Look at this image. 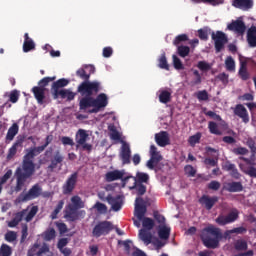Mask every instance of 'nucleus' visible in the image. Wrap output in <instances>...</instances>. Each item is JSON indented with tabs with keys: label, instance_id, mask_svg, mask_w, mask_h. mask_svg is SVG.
Instances as JSON below:
<instances>
[{
	"label": "nucleus",
	"instance_id": "nucleus-42",
	"mask_svg": "<svg viewBox=\"0 0 256 256\" xmlns=\"http://www.w3.org/2000/svg\"><path fill=\"white\" fill-rule=\"evenodd\" d=\"M158 63V67H160V69L169 71V63H167V56H165V53L161 54L160 58L158 59Z\"/></svg>",
	"mask_w": 256,
	"mask_h": 256
},
{
	"label": "nucleus",
	"instance_id": "nucleus-32",
	"mask_svg": "<svg viewBox=\"0 0 256 256\" xmlns=\"http://www.w3.org/2000/svg\"><path fill=\"white\" fill-rule=\"evenodd\" d=\"M19 147H23V139L16 140L12 147L9 148L7 154L8 161H10V159H13L15 155H17V149H19Z\"/></svg>",
	"mask_w": 256,
	"mask_h": 256
},
{
	"label": "nucleus",
	"instance_id": "nucleus-56",
	"mask_svg": "<svg viewBox=\"0 0 256 256\" xmlns=\"http://www.w3.org/2000/svg\"><path fill=\"white\" fill-rule=\"evenodd\" d=\"M110 131V139H112V141H121V134L119 131H117V129L110 128Z\"/></svg>",
	"mask_w": 256,
	"mask_h": 256
},
{
	"label": "nucleus",
	"instance_id": "nucleus-20",
	"mask_svg": "<svg viewBox=\"0 0 256 256\" xmlns=\"http://www.w3.org/2000/svg\"><path fill=\"white\" fill-rule=\"evenodd\" d=\"M120 158L123 165H129V163H131V148L129 147V144L125 142L122 144Z\"/></svg>",
	"mask_w": 256,
	"mask_h": 256
},
{
	"label": "nucleus",
	"instance_id": "nucleus-57",
	"mask_svg": "<svg viewBox=\"0 0 256 256\" xmlns=\"http://www.w3.org/2000/svg\"><path fill=\"white\" fill-rule=\"evenodd\" d=\"M246 145L247 147H249L251 153H253V155L256 154V143L255 140H253V138H248L246 140Z\"/></svg>",
	"mask_w": 256,
	"mask_h": 256
},
{
	"label": "nucleus",
	"instance_id": "nucleus-51",
	"mask_svg": "<svg viewBox=\"0 0 256 256\" xmlns=\"http://www.w3.org/2000/svg\"><path fill=\"white\" fill-rule=\"evenodd\" d=\"M198 101H209V93L207 90H200L196 93Z\"/></svg>",
	"mask_w": 256,
	"mask_h": 256
},
{
	"label": "nucleus",
	"instance_id": "nucleus-58",
	"mask_svg": "<svg viewBox=\"0 0 256 256\" xmlns=\"http://www.w3.org/2000/svg\"><path fill=\"white\" fill-rule=\"evenodd\" d=\"M208 189H210L211 191H219V189H221V183L217 180H212L208 184Z\"/></svg>",
	"mask_w": 256,
	"mask_h": 256
},
{
	"label": "nucleus",
	"instance_id": "nucleus-6",
	"mask_svg": "<svg viewBox=\"0 0 256 256\" xmlns=\"http://www.w3.org/2000/svg\"><path fill=\"white\" fill-rule=\"evenodd\" d=\"M41 195H43V188L39 184H34L27 192L23 191L16 197L14 205H21V203L33 201V199H38Z\"/></svg>",
	"mask_w": 256,
	"mask_h": 256
},
{
	"label": "nucleus",
	"instance_id": "nucleus-23",
	"mask_svg": "<svg viewBox=\"0 0 256 256\" xmlns=\"http://www.w3.org/2000/svg\"><path fill=\"white\" fill-rule=\"evenodd\" d=\"M32 93L39 105H43L45 103V88H41L40 86H34L32 88Z\"/></svg>",
	"mask_w": 256,
	"mask_h": 256
},
{
	"label": "nucleus",
	"instance_id": "nucleus-61",
	"mask_svg": "<svg viewBox=\"0 0 256 256\" xmlns=\"http://www.w3.org/2000/svg\"><path fill=\"white\" fill-rule=\"evenodd\" d=\"M232 153H234V155H247V153H249V150L245 147H237L232 149Z\"/></svg>",
	"mask_w": 256,
	"mask_h": 256
},
{
	"label": "nucleus",
	"instance_id": "nucleus-62",
	"mask_svg": "<svg viewBox=\"0 0 256 256\" xmlns=\"http://www.w3.org/2000/svg\"><path fill=\"white\" fill-rule=\"evenodd\" d=\"M12 175L13 170H8L2 177H0V184L5 185V183L11 179Z\"/></svg>",
	"mask_w": 256,
	"mask_h": 256
},
{
	"label": "nucleus",
	"instance_id": "nucleus-60",
	"mask_svg": "<svg viewBox=\"0 0 256 256\" xmlns=\"http://www.w3.org/2000/svg\"><path fill=\"white\" fill-rule=\"evenodd\" d=\"M153 217L157 221V223H159L160 225H165V216L161 215L159 211H154Z\"/></svg>",
	"mask_w": 256,
	"mask_h": 256
},
{
	"label": "nucleus",
	"instance_id": "nucleus-28",
	"mask_svg": "<svg viewBox=\"0 0 256 256\" xmlns=\"http://www.w3.org/2000/svg\"><path fill=\"white\" fill-rule=\"evenodd\" d=\"M88 139H89V134H87V131L83 129H79L75 136V141L77 143L76 147H79L80 145H85Z\"/></svg>",
	"mask_w": 256,
	"mask_h": 256
},
{
	"label": "nucleus",
	"instance_id": "nucleus-16",
	"mask_svg": "<svg viewBox=\"0 0 256 256\" xmlns=\"http://www.w3.org/2000/svg\"><path fill=\"white\" fill-rule=\"evenodd\" d=\"M217 201H219V197H210L209 195H202L199 199L200 205H203L207 211H211L213 207H215V203H217Z\"/></svg>",
	"mask_w": 256,
	"mask_h": 256
},
{
	"label": "nucleus",
	"instance_id": "nucleus-47",
	"mask_svg": "<svg viewBox=\"0 0 256 256\" xmlns=\"http://www.w3.org/2000/svg\"><path fill=\"white\" fill-rule=\"evenodd\" d=\"M56 237V232L54 228H50L44 232V241H53Z\"/></svg>",
	"mask_w": 256,
	"mask_h": 256
},
{
	"label": "nucleus",
	"instance_id": "nucleus-64",
	"mask_svg": "<svg viewBox=\"0 0 256 256\" xmlns=\"http://www.w3.org/2000/svg\"><path fill=\"white\" fill-rule=\"evenodd\" d=\"M49 245L47 243H43L42 247L36 253L37 256H43L45 253H49Z\"/></svg>",
	"mask_w": 256,
	"mask_h": 256
},
{
	"label": "nucleus",
	"instance_id": "nucleus-17",
	"mask_svg": "<svg viewBox=\"0 0 256 256\" xmlns=\"http://www.w3.org/2000/svg\"><path fill=\"white\" fill-rule=\"evenodd\" d=\"M69 85V80L65 79V78H61L55 82H53L52 84V95L54 97V99H59V93L61 92V88L63 87H67Z\"/></svg>",
	"mask_w": 256,
	"mask_h": 256
},
{
	"label": "nucleus",
	"instance_id": "nucleus-26",
	"mask_svg": "<svg viewBox=\"0 0 256 256\" xmlns=\"http://www.w3.org/2000/svg\"><path fill=\"white\" fill-rule=\"evenodd\" d=\"M223 169L224 171H230V175L233 177V179H240L241 174L239 173V170H237V166L230 161H227L224 164Z\"/></svg>",
	"mask_w": 256,
	"mask_h": 256
},
{
	"label": "nucleus",
	"instance_id": "nucleus-33",
	"mask_svg": "<svg viewBox=\"0 0 256 256\" xmlns=\"http://www.w3.org/2000/svg\"><path fill=\"white\" fill-rule=\"evenodd\" d=\"M238 76L242 81H249V79H251V74L247 70V62H241Z\"/></svg>",
	"mask_w": 256,
	"mask_h": 256
},
{
	"label": "nucleus",
	"instance_id": "nucleus-22",
	"mask_svg": "<svg viewBox=\"0 0 256 256\" xmlns=\"http://www.w3.org/2000/svg\"><path fill=\"white\" fill-rule=\"evenodd\" d=\"M223 189L228 191V193H241L243 191V184L241 182H228Z\"/></svg>",
	"mask_w": 256,
	"mask_h": 256
},
{
	"label": "nucleus",
	"instance_id": "nucleus-39",
	"mask_svg": "<svg viewBox=\"0 0 256 256\" xmlns=\"http://www.w3.org/2000/svg\"><path fill=\"white\" fill-rule=\"evenodd\" d=\"M160 103L167 105V103H171V92L167 90H162L159 95Z\"/></svg>",
	"mask_w": 256,
	"mask_h": 256
},
{
	"label": "nucleus",
	"instance_id": "nucleus-9",
	"mask_svg": "<svg viewBox=\"0 0 256 256\" xmlns=\"http://www.w3.org/2000/svg\"><path fill=\"white\" fill-rule=\"evenodd\" d=\"M240 161H244V163H240L239 167L245 175H249V177H254L256 179V168L255 160H251L249 158H245L243 156L239 157Z\"/></svg>",
	"mask_w": 256,
	"mask_h": 256
},
{
	"label": "nucleus",
	"instance_id": "nucleus-35",
	"mask_svg": "<svg viewBox=\"0 0 256 256\" xmlns=\"http://www.w3.org/2000/svg\"><path fill=\"white\" fill-rule=\"evenodd\" d=\"M158 237L163 241H167L171 237V228L166 225L159 226Z\"/></svg>",
	"mask_w": 256,
	"mask_h": 256
},
{
	"label": "nucleus",
	"instance_id": "nucleus-14",
	"mask_svg": "<svg viewBox=\"0 0 256 256\" xmlns=\"http://www.w3.org/2000/svg\"><path fill=\"white\" fill-rule=\"evenodd\" d=\"M227 28L229 31L237 33V35H245V31H247V26L241 19L232 21L230 24H228Z\"/></svg>",
	"mask_w": 256,
	"mask_h": 256
},
{
	"label": "nucleus",
	"instance_id": "nucleus-44",
	"mask_svg": "<svg viewBox=\"0 0 256 256\" xmlns=\"http://www.w3.org/2000/svg\"><path fill=\"white\" fill-rule=\"evenodd\" d=\"M201 141V132H197L196 134L190 136L188 138V143L191 147H195L197 143Z\"/></svg>",
	"mask_w": 256,
	"mask_h": 256
},
{
	"label": "nucleus",
	"instance_id": "nucleus-38",
	"mask_svg": "<svg viewBox=\"0 0 256 256\" xmlns=\"http://www.w3.org/2000/svg\"><path fill=\"white\" fill-rule=\"evenodd\" d=\"M75 95H77V93H74L69 89H62L58 93V97H61V99H67V101H73V99H75Z\"/></svg>",
	"mask_w": 256,
	"mask_h": 256
},
{
	"label": "nucleus",
	"instance_id": "nucleus-41",
	"mask_svg": "<svg viewBox=\"0 0 256 256\" xmlns=\"http://www.w3.org/2000/svg\"><path fill=\"white\" fill-rule=\"evenodd\" d=\"M177 53L179 57H182L185 59V57H188L189 53H191V48L189 46H178Z\"/></svg>",
	"mask_w": 256,
	"mask_h": 256
},
{
	"label": "nucleus",
	"instance_id": "nucleus-27",
	"mask_svg": "<svg viewBox=\"0 0 256 256\" xmlns=\"http://www.w3.org/2000/svg\"><path fill=\"white\" fill-rule=\"evenodd\" d=\"M130 191H136V195L138 196L136 199H143V195L147 193V186L145 184H138L133 182V185L129 187Z\"/></svg>",
	"mask_w": 256,
	"mask_h": 256
},
{
	"label": "nucleus",
	"instance_id": "nucleus-8",
	"mask_svg": "<svg viewBox=\"0 0 256 256\" xmlns=\"http://www.w3.org/2000/svg\"><path fill=\"white\" fill-rule=\"evenodd\" d=\"M77 181H79V172H73L68 176L65 183L62 185L63 195H71V193L75 191V187H77Z\"/></svg>",
	"mask_w": 256,
	"mask_h": 256
},
{
	"label": "nucleus",
	"instance_id": "nucleus-59",
	"mask_svg": "<svg viewBox=\"0 0 256 256\" xmlns=\"http://www.w3.org/2000/svg\"><path fill=\"white\" fill-rule=\"evenodd\" d=\"M216 79L221 81V83H223V85H227L229 83V75L225 72L218 74L216 76Z\"/></svg>",
	"mask_w": 256,
	"mask_h": 256
},
{
	"label": "nucleus",
	"instance_id": "nucleus-7",
	"mask_svg": "<svg viewBox=\"0 0 256 256\" xmlns=\"http://www.w3.org/2000/svg\"><path fill=\"white\" fill-rule=\"evenodd\" d=\"M111 231H113V223L101 221L93 228L92 235L98 239V237L109 235Z\"/></svg>",
	"mask_w": 256,
	"mask_h": 256
},
{
	"label": "nucleus",
	"instance_id": "nucleus-15",
	"mask_svg": "<svg viewBox=\"0 0 256 256\" xmlns=\"http://www.w3.org/2000/svg\"><path fill=\"white\" fill-rule=\"evenodd\" d=\"M129 179H132L133 183L143 184L149 183V174L144 172H137L136 177L133 176H126L123 178V183H129Z\"/></svg>",
	"mask_w": 256,
	"mask_h": 256
},
{
	"label": "nucleus",
	"instance_id": "nucleus-53",
	"mask_svg": "<svg viewBox=\"0 0 256 256\" xmlns=\"http://www.w3.org/2000/svg\"><path fill=\"white\" fill-rule=\"evenodd\" d=\"M184 172L187 175V177H195L197 175V170L192 165H186L184 167Z\"/></svg>",
	"mask_w": 256,
	"mask_h": 256
},
{
	"label": "nucleus",
	"instance_id": "nucleus-11",
	"mask_svg": "<svg viewBox=\"0 0 256 256\" xmlns=\"http://www.w3.org/2000/svg\"><path fill=\"white\" fill-rule=\"evenodd\" d=\"M99 197L102 201H107V203L111 205L112 211H121L123 207V198L121 195L113 196L109 194L107 197L103 198L101 194H99Z\"/></svg>",
	"mask_w": 256,
	"mask_h": 256
},
{
	"label": "nucleus",
	"instance_id": "nucleus-10",
	"mask_svg": "<svg viewBox=\"0 0 256 256\" xmlns=\"http://www.w3.org/2000/svg\"><path fill=\"white\" fill-rule=\"evenodd\" d=\"M239 219V210L237 208L232 209L228 215H219L216 218V223L221 226L229 225V223H235Z\"/></svg>",
	"mask_w": 256,
	"mask_h": 256
},
{
	"label": "nucleus",
	"instance_id": "nucleus-49",
	"mask_svg": "<svg viewBox=\"0 0 256 256\" xmlns=\"http://www.w3.org/2000/svg\"><path fill=\"white\" fill-rule=\"evenodd\" d=\"M198 37L201 41H207L209 39V28L205 27L198 30Z\"/></svg>",
	"mask_w": 256,
	"mask_h": 256
},
{
	"label": "nucleus",
	"instance_id": "nucleus-13",
	"mask_svg": "<svg viewBox=\"0 0 256 256\" xmlns=\"http://www.w3.org/2000/svg\"><path fill=\"white\" fill-rule=\"evenodd\" d=\"M212 39L215 41V50L216 53H221L223 47H225V43H227V35L222 31L212 32Z\"/></svg>",
	"mask_w": 256,
	"mask_h": 256
},
{
	"label": "nucleus",
	"instance_id": "nucleus-30",
	"mask_svg": "<svg viewBox=\"0 0 256 256\" xmlns=\"http://www.w3.org/2000/svg\"><path fill=\"white\" fill-rule=\"evenodd\" d=\"M29 211V207L27 209L22 210L21 212H18L15 217L8 223V227H17L19 223L23 221V217H25V214Z\"/></svg>",
	"mask_w": 256,
	"mask_h": 256
},
{
	"label": "nucleus",
	"instance_id": "nucleus-48",
	"mask_svg": "<svg viewBox=\"0 0 256 256\" xmlns=\"http://www.w3.org/2000/svg\"><path fill=\"white\" fill-rule=\"evenodd\" d=\"M55 79H57L56 76H53V77H44V78H42V79L38 82V85H39V87H41L42 89H45V87H47V85H49V83H51V81H55Z\"/></svg>",
	"mask_w": 256,
	"mask_h": 256
},
{
	"label": "nucleus",
	"instance_id": "nucleus-63",
	"mask_svg": "<svg viewBox=\"0 0 256 256\" xmlns=\"http://www.w3.org/2000/svg\"><path fill=\"white\" fill-rule=\"evenodd\" d=\"M5 239L8 241V243H13V241L17 240V233L9 231L5 234Z\"/></svg>",
	"mask_w": 256,
	"mask_h": 256
},
{
	"label": "nucleus",
	"instance_id": "nucleus-29",
	"mask_svg": "<svg viewBox=\"0 0 256 256\" xmlns=\"http://www.w3.org/2000/svg\"><path fill=\"white\" fill-rule=\"evenodd\" d=\"M139 237L145 245H151L153 242V233H151V230L147 229H140L139 231Z\"/></svg>",
	"mask_w": 256,
	"mask_h": 256
},
{
	"label": "nucleus",
	"instance_id": "nucleus-21",
	"mask_svg": "<svg viewBox=\"0 0 256 256\" xmlns=\"http://www.w3.org/2000/svg\"><path fill=\"white\" fill-rule=\"evenodd\" d=\"M232 7L242 9V11H249L253 8V0H233Z\"/></svg>",
	"mask_w": 256,
	"mask_h": 256
},
{
	"label": "nucleus",
	"instance_id": "nucleus-36",
	"mask_svg": "<svg viewBox=\"0 0 256 256\" xmlns=\"http://www.w3.org/2000/svg\"><path fill=\"white\" fill-rule=\"evenodd\" d=\"M235 251L238 253H242L243 251H247L249 249V244L244 239H238L233 244Z\"/></svg>",
	"mask_w": 256,
	"mask_h": 256
},
{
	"label": "nucleus",
	"instance_id": "nucleus-18",
	"mask_svg": "<svg viewBox=\"0 0 256 256\" xmlns=\"http://www.w3.org/2000/svg\"><path fill=\"white\" fill-rule=\"evenodd\" d=\"M155 142L159 147H167L171 145V139L169 138V133L167 131H161L155 134Z\"/></svg>",
	"mask_w": 256,
	"mask_h": 256
},
{
	"label": "nucleus",
	"instance_id": "nucleus-2",
	"mask_svg": "<svg viewBox=\"0 0 256 256\" xmlns=\"http://www.w3.org/2000/svg\"><path fill=\"white\" fill-rule=\"evenodd\" d=\"M52 142L53 135H48L46 136L44 145L26 150V154L22 160V167H18L15 171L16 184L12 189L13 193H21V191L27 188V180L35 175V157L41 155Z\"/></svg>",
	"mask_w": 256,
	"mask_h": 256
},
{
	"label": "nucleus",
	"instance_id": "nucleus-25",
	"mask_svg": "<svg viewBox=\"0 0 256 256\" xmlns=\"http://www.w3.org/2000/svg\"><path fill=\"white\" fill-rule=\"evenodd\" d=\"M35 41L29 37V33L24 34L23 52L29 53V51H35Z\"/></svg>",
	"mask_w": 256,
	"mask_h": 256
},
{
	"label": "nucleus",
	"instance_id": "nucleus-12",
	"mask_svg": "<svg viewBox=\"0 0 256 256\" xmlns=\"http://www.w3.org/2000/svg\"><path fill=\"white\" fill-rule=\"evenodd\" d=\"M160 161H163V156L157 151L156 145L150 146V159L147 162L148 169H155L156 165H159Z\"/></svg>",
	"mask_w": 256,
	"mask_h": 256
},
{
	"label": "nucleus",
	"instance_id": "nucleus-50",
	"mask_svg": "<svg viewBox=\"0 0 256 256\" xmlns=\"http://www.w3.org/2000/svg\"><path fill=\"white\" fill-rule=\"evenodd\" d=\"M225 65L227 71L233 72L235 71V60H233V57L229 56L225 60Z\"/></svg>",
	"mask_w": 256,
	"mask_h": 256
},
{
	"label": "nucleus",
	"instance_id": "nucleus-34",
	"mask_svg": "<svg viewBox=\"0 0 256 256\" xmlns=\"http://www.w3.org/2000/svg\"><path fill=\"white\" fill-rule=\"evenodd\" d=\"M119 179H122L123 181V172L119 170L110 171L106 174V181L108 183H111L113 181H119Z\"/></svg>",
	"mask_w": 256,
	"mask_h": 256
},
{
	"label": "nucleus",
	"instance_id": "nucleus-55",
	"mask_svg": "<svg viewBox=\"0 0 256 256\" xmlns=\"http://www.w3.org/2000/svg\"><path fill=\"white\" fill-rule=\"evenodd\" d=\"M172 59H173V65L175 69H177L178 71H181V69H184L183 62H181V59H179L177 55H173Z\"/></svg>",
	"mask_w": 256,
	"mask_h": 256
},
{
	"label": "nucleus",
	"instance_id": "nucleus-40",
	"mask_svg": "<svg viewBox=\"0 0 256 256\" xmlns=\"http://www.w3.org/2000/svg\"><path fill=\"white\" fill-rule=\"evenodd\" d=\"M37 213H39V206H32L25 217V221L27 223L33 221V218L35 217V215H37Z\"/></svg>",
	"mask_w": 256,
	"mask_h": 256
},
{
	"label": "nucleus",
	"instance_id": "nucleus-4",
	"mask_svg": "<svg viewBox=\"0 0 256 256\" xmlns=\"http://www.w3.org/2000/svg\"><path fill=\"white\" fill-rule=\"evenodd\" d=\"M147 214V202L143 198L135 199L134 215L138 221H142V229L151 231L155 227V221L152 218L145 217Z\"/></svg>",
	"mask_w": 256,
	"mask_h": 256
},
{
	"label": "nucleus",
	"instance_id": "nucleus-1",
	"mask_svg": "<svg viewBox=\"0 0 256 256\" xmlns=\"http://www.w3.org/2000/svg\"><path fill=\"white\" fill-rule=\"evenodd\" d=\"M76 75L80 77V79H83V82L80 83L77 88V93L82 97L79 101L80 111H84L90 115L103 111V109L109 105L107 94L101 93L96 98H93V95H97V93L103 89L101 82L89 81L91 74H87L84 68L78 69Z\"/></svg>",
	"mask_w": 256,
	"mask_h": 256
},
{
	"label": "nucleus",
	"instance_id": "nucleus-46",
	"mask_svg": "<svg viewBox=\"0 0 256 256\" xmlns=\"http://www.w3.org/2000/svg\"><path fill=\"white\" fill-rule=\"evenodd\" d=\"M63 205H65V201L60 200L51 214V219H57V216L59 215V213H61V210L63 209Z\"/></svg>",
	"mask_w": 256,
	"mask_h": 256
},
{
	"label": "nucleus",
	"instance_id": "nucleus-24",
	"mask_svg": "<svg viewBox=\"0 0 256 256\" xmlns=\"http://www.w3.org/2000/svg\"><path fill=\"white\" fill-rule=\"evenodd\" d=\"M63 155H61V152L57 151L53 158L51 159L50 165L47 167V171L50 173H53L55 169H57V165L59 163H63Z\"/></svg>",
	"mask_w": 256,
	"mask_h": 256
},
{
	"label": "nucleus",
	"instance_id": "nucleus-45",
	"mask_svg": "<svg viewBox=\"0 0 256 256\" xmlns=\"http://www.w3.org/2000/svg\"><path fill=\"white\" fill-rule=\"evenodd\" d=\"M208 129L212 135H221V130H219V126L213 121H210L208 123Z\"/></svg>",
	"mask_w": 256,
	"mask_h": 256
},
{
	"label": "nucleus",
	"instance_id": "nucleus-5",
	"mask_svg": "<svg viewBox=\"0 0 256 256\" xmlns=\"http://www.w3.org/2000/svg\"><path fill=\"white\" fill-rule=\"evenodd\" d=\"M85 207V203L81 199L80 196L75 195L71 198V204H68L65 210V218L68 219V221H77L79 219V209H83Z\"/></svg>",
	"mask_w": 256,
	"mask_h": 256
},
{
	"label": "nucleus",
	"instance_id": "nucleus-54",
	"mask_svg": "<svg viewBox=\"0 0 256 256\" xmlns=\"http://www.w3.org/2000/svg\"><path fill=\"white\" fill-rule=\"evenodd\" d=\"M20 93L18 90H12L9 94L10 103H17L19 101Z\"/></svg>",
	"mask_w": 256,
	"mask_h": 256
},
{
	"label": "nucleus",
	"instance_id": "nucleus-43",
	"mask_svg": "<svg viewBox=\"0 0 256 256\" xmlns=\"http://www.w3.org/2000/svg\"><path fill=\"white\" fill-rule=\"evenodd\" d=\"M185 41H189V36H187V34H180L173 40V45L178 47L181 43H185Z\"/></svg>",
	"mask_w": 256,
	"mask_h": 256
},
{
	"label": "nucleus",
	"instance_id": "nucleus-3",
	"mask_svg": "<svg viewBox=\"0 0 256 256\" xmlns=\"http://www.w3.org/2000/svg\"><path fill=\"white\" fill-rule=\"evenodd\" d=\"M221 239H223V233L220 228L209 225L202 230L201 240L207 249H217Z\"/></svg>",
	"mask_w": 256,
	"mask_h": 256
},
{
	"label": "nucleus",
	"instance_id": "nucleus-31",
	"mask_svg": "<svg viewBox=\"0 0 256 256\" xmlns=\"http://www.w3.org/2000/svg\"><path fill=\"white\" fill-rule=\"evenodd\" d=\"M246 39L249 47H256V26H251L247 30Z\"/></svg>",
	"mask_w": 256,
	"mask_h": 256
},
{
	"label": "nucleus",
	"instance_id": "nucleus-19",
	"mask_svg": "<svg viewBox=\"0 0 256 256\" xmlns=\"http://www.w3.org/2000/svg\"><path fill=\"white\" fill-rule=\"evenodd\" d=\"M234 115L242 119L243 123H249V112L243 104H237L234 107Z\"/></svg>",
	"mask_w": 256,
	"mask_h": 256
},
{
	"label": "nucleus",
	"instance_id": "nucleus-52",
	"mask_svg": "<svg viewBox=\"0 0 256 256\" xmlns=\"http://www.w3.org/2000/svg\"><path fill=\"white\" fill-rule=\"evenodd\" d=\"M11 247L7 244H2L0 247V256H11Z\"/></svg>",
	"mask_w": 256,
	"mask_h": 256
},
{
	"label": "nucleus",
	"instance_id": "nucleus-37",
	"mask_svg": "<svg viewBox=\"0 0 256 256\" xmlns=\"http://www.w3.org/2000/svg\"><path fill=\"white\" fill-rule=\"evenodd\" d=\"M19 133V125L17 123L12 124V126L8 129L6 134V141H13L15 136Z\"/></svg>",
	"mask_w": 256,
	"mask_h": 256
}]
</instances>
